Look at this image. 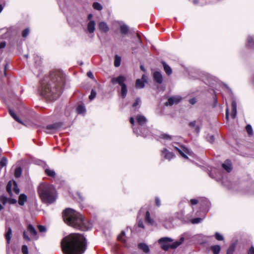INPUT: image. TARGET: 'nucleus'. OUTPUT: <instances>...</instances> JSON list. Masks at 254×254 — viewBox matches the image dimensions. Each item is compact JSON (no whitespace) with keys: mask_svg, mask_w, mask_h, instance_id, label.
<instances>
[{"mask_svg":"<svg viewBox=\"0 0 254 254\" xmlns=\"http://www.w3.org/2000/svg\"><path fill=\"white\" fill-rule=\"evenodd\" d=\"M226 118L227 120H228V109H227L226 112Z\"/></svg>","mask_w":254,"mask_h":254,"instance_id":"obj_62","label":"nucleus"},{"mask_svg":"<svg viewBox=\"0 0 254 254\" xmlns=\"http://www.w3.org/2000/svg\"><path fill=\"white\" fill-rule=\"evenodd\" d=\"M211 250L214 254H219L220 251V247L219 245H214L211 247Z\"/></svg>","mask_w":254,"mask_h":254,"instance_id":"obj_24","label":"nucleus"},{"mask_svg":"<svg viewBox=\"0 0 254 254\" xmlns=\"http://www.w3.org/2000/svg\"><path fill=\"white\" fill-rule=\"evenodd\" d=\"M162 63L163 65L164 70L166 74L168 75H170L172 72L171 67L168 65H167L164 62H162Z\"/></svg>","mask_w":254,"mask_h":254,"instance_id":"obj_21","label":"nucleus"},{"mask_svg":"<svg viewBox=\"0 0 254 254\" xmlns=\"http://www.w3.org/2000/svg\"><path fill=\"white\" fill-rule=\"evenodd\" d=\"M155 203L157 206H160L161 205L160 200L157 197L155 198Z\"/></svg>","mask_w":254,"mask_h":254,"instance_id":"obj_53","label":"nucleus"},{"mask_svg":"<svg viewBox=\"0 0 254 254\" xmlns=\"http://www.w3.org/2000/svg\"><path fill=\"white\" fill-rule=\"evenodd\" d=\"M140 102V100L139 98L136 99L135 102L133 103L132 106L133 107H136Z\"/></svg>","mask_w":254,"mask_h":254,"instance_id":"obj_51","label":"nucleus"},{"mask_svg":"<svg viewBox=\"0 0 254 254\" xmlns=\"http://www.w3.org/2000/svg\"><path fill=\"white\" fill-rule=\"evenodd\" d=\"M207 140L210 142V143H212L214 142V137L213 135H208L207 137Z\"/></svg>","mask_w":254,"mask_h":254,"instance_id":"obj_48","label":"nucleus"},{"mask_svg":"<svg viewBox=\"0 0 254 254\" xmlns=\"http://www.w3.org/2000/svg\"><path fill=\"white\" fill-rule=\"evenodd\" d=\"M195 125V121H193L189 124V126L190 127H194Z\"/></svg>","mask_w":254,"mask_h":254,"instance_id":"obj_60","label":"nucleus"},{"mask_svg":"<svg viewBox=\"0 0 254 254\" xmlns=\"http://www.w3.org/2000/svg\"><path fill=\"white\" fill-rule=\"evenodd\" d=\"M7 202L9 204H15L17 202V200L14 198H7Z\"/></svg>","mask_w":254,"mask_h":254,"instance_id":"obj_49","label":"nucleus"},{"mask_svg":"<svg viewBox=\"0 0 254 254\" xmlns=\"http://www.w3.org/2000/svg\"><path fill=\"white\" fill-rule=\"evenodd\" d=\"M95 23L94 21H90L88 23L87 30L89 33H93L95 30Z\"/></svg>","mask_w":254,"mask_h":254,"instance_id":"obj_18","label":"nucleus"},{"mask_svg":"<svg viewBox=\"0 0 254 254\" xmlns=\"http://www.w3.org/2000/svg\"><path fill=\"white\" fill-rule=\"evenodd\" d=\"M45 172L46 174L48 176L55 177V176H56V173L53 170H51L50 169H45Z\"/></svg>","mask_w":254,"mask_h":254,"instance_id":"obj_28","label":"nucleus"},{"mask_svg":"<svg viewBox=\"0 0 254 254\" xmlns=\"http://www.w3.org/2000/svg\"><path fill=\"white\" fill-rule=\"evenodd\" d=\"M145 220L146 223L148 224L152 225L154 222L153 220L150 218V213L148 211L146 212Z\"/></svg>","mask_w":254,"mask_h":254,"instance_id":"obj_19","label":"nucleus"},{"mask_svg":"<svg viewBox=\"0 0 254 254\" xmlns=\"http://www.w3.org/2000/svg\"><path fill=\"white\" fill-rule=\"evenodd\" d=\"M126 78L125 76L120 75L117 77H112L111 82L113 84H119L120 86L125 84Z\"/></svg>","mask_w":254,"mask_h":254,"instance_id":"obj_6","label":"nucleus"},{"mask_svg":"<svg viewBox=\"0 0 254 254\" xmlns=\"http://www.w3.org/2000/svg\"><path fill=\"white\" fill-rule=\"evenodd\" d=\"M7 202V198L5 196H1L0 197V203L2 204V205H4Z\"/></svg>","mask_w":254,"mask_h":254,"instance_id":"obj_37","label":"nucleus"},{"mask_svg":"<svg viewBox=\"0 0 254 254\" xmlns=\"http://www.w3.org/2000/svg\"><path fill=\"white\" fill-rule=\"evenodd\" d=\"M161 156L165 159L170 160L174 157V154L173 152L169 151L166 148H164L162 151Z\"/></svg>","mask_w":254,"mask_h":254,"instance_id":"obj_9","label":"nucleus"},{"mask_svg":"<svg viewBox=\"0 0 254 254\" xmlns=\"http://www.w3.org/2000/svg\"><path fill=\"white\" fill-rule=\"evenodd\" d=\"M22 170L20 167H17L14 172V176L16 178H19L21 175Z\"/></svg>","mask_w":254,"mask_h":254,"instance_id":"obj_31","label":"nucleus"},{"mask_svg":"<svg viewBox=\"0 0 254 254\" xmlns=\"http://www.w3.org/2000/svg\"><path fill=\"white\" fill-rule=\"evenodd\" d=\"M23 238L24 240H25L26 241H28V242H29L30 241V238L28 236V235L26 234V232L25 231H24L23 232Z\"/></svg>","mask_w":254,"mask_h":254,"instance_id":"obj_50","label":"nucleus"},{"mask_svg":"<svg viewBox=\"0 0 254 254\" xmlns=\"http://www.w3.org/2000/svg\"><path fill=\"white\" fill-rule=\"evenodd\" d=\"M125 232L124 231H122L121 233V234H120V235H119L118 237V240L121 241H123V237L125 236Z\"/></svg>","mask_w":254,"mask_h":254,"instance_id":"obj_46","label":"nucleus"},{"mask_svg":"<svg viewBox=\"0 0 254 254\" xmlns=\"http://www.w3.org/2000/svg\"><path fill=\"white\" fill-rule=\"evenodd\" d=\"M121 96L123 98H125V97L127 95V87L126 84H123L122 86H121Z\"/></svg>","mask_w":254,"mask_h":254,"instance_id":"obj_23","label":"nucleus"},{"mask_svg":"<svg viewBox=\"0 0 254 254\" xmlns=\"http://www.w3.org/2000/svg\"><path fill=\"white\" fill-rule=\"evenodd\" d=\"M7 162V159L5 157H3L0 162V165L1 167H4L6 165Z\"/></svg>","mask_w":254,"mask_h":254,"instance_id":"obj_40","label":"nucleus"},{"mask_svg":"<svg viewBox=\"0 0 254 254\" xmlns=\"http://www.w3.org/2000/svg\"><path fill=\"white\" fill-rule=\"evenodd\" d=\"M76 110L78 114H82L85 112V107L82 105H78Z\"/></svg>","mask_w":254,"mask_h":254,"instance_id":"obj_33","label":"nucleus"},{"mask_svg":"<svg viewBox=\"0 0 254 254\" xmlns=\"http://www.w3.org/2000/svg\"><path fill=\"white\" fill-rule=\"evenodd\" d=\"M136 119L138 124L140 126H143L147 122V120L145 117L141 115H137Z\"/></svg>","mask_w":254,"mask_h":254,"instance_id":"obj_13","label":"nucleus"},{"mask_svg":"<svg viewBox=\"0 0 254 254\" xmlns=\"http://www.w3.org/2000/svg\"><path fill=\"white\" fill-rule=\"evenodd\" d=\"M29 33V30L27 28L24 30L22 34L23 37H26L28 35Z\"/></svg>","mask_w":254,"mask_h":254,"instance_id":"obj_47","label":"nucleus"},{"mask_svg":"<svg viewBox=\"0 0 254 254\" xmlns=\"http://www.w3.org/2000/svg\"><path fill=\"white\" fill-rule=\"evenodd\" d=\"M159 137L165 140H171L172 139V136L171 135L165 133L160 134Z\"/></svg>","mask_w":254,"mask_h":254,"instance_id":"obj_30","label":"nucleus"},{"mask_svg":"<svg viewBox=\"0 0 254 254\" xmlns=\"http://www.w3.org/2000/svg\"><path fill=\"white\" fill-rule=\"evenodd\" d=\"M9 113L10 115H11V116L15 121H16L17 122H18V123H19L20 124H23L22 121L16 116L15 114L14 113V112L12 110L9 109Z\"/></svg>","mask_w":254,"mask_h":254,"instance_id":"obj_27","label":"nucleus"},{"mask_svg":"<svg viewBox=\"0 0 254 254\" xmlns=\"http://www.w3.org/2000/svg\"><path fill=\"white\" fill-rule=\"evenodd\" d=\"M64 81L63 73L59 70L51 72L41 83V94L49 100H55L61 94L62 85Z\"/></svg>","mask_w":254,"mask_h":254,"instance_id":"obj_1","label":"nucleus"},{"mask_svg":"<svg viewBox=\"0 0 254 254\" xmlns=\"http://www.w3.org/2000/svg\"><path fill=\"white\" fill-rule=\"evenodd\" d=\"M237 115V104L235 101L232 103V112L231 116L232 118H235Z\"/></svg>","mask_w":254,"mask_h":254,"instance_id":"obj_16","label":"nucleus"},{"mask_svg":"<svg viewBox=\"0 0 254 254\" xmlns=\"http://www.w3.org/2000/svg\"><path fill=\"white\" fill-rule=\"evenodd\" d=\"M133 131H134L135 133H136V134H139V133H138L137 130L136 129H135V128H133Z\"/></svg>","mask_w":254,"mask_h":254,"instance_id":"obj_63","label":"nucleus"},{"mask_svg":"<svg viewBox=\"0 0 254 254\" xmlns=\"http://www.w3.org/2000/svg\"><path fill=\"white\" fill-rule=\"evenodd\" d=\"M248 254H254V248L252 247L248 251Z\"/></svg>","mask_w":254,"mask_h":254,"instance_id":"obj_56","label":"nucleus"},{"mask_svg":"<svg viewBox=\"0 0 254 254\" xmlns=\"http://www.w3.org/2000/svg\"><path fill=\"white\" fill-rule=\"evenodd\" d=\"M184 241V238L182 237L179 241H176L173 243V240L170 238L164 237L159 240V243L161 245L162 249L165 251H167L169 248L175 249L179 246Z\"/></svg>","mask_w":254,"mask_h":254,"instance_id":"obj_5","label":"nucleus"},{"mask_svg":"<svg viewBox=\"0 0 254 254\" xmlns=\"http://www.w3.org/2000/svg\"><path fill=\"white\" fill-rule=\"evenodd\" d=\"M202 220V218H196L192 219L191 220V222L193 224H197V223H199L201 222Z\"/></svg>","mask_w":254,"mask_h":254,"instance_id":"obj_41","label":"nucleus"},{"mask_svg":"<svg viewBox=\"0 0 254 254\" xmlns=\"http://www.w3.org/2000/svg\"><path fill=\"white\" fill-rule=\"evenodd\" d=\"M61 127L59 123H56L47 126L45 132L47 133H53L55 130Z\"/></svg>","mask_w":254,"mask_h":254,"instance_id":"obj_7","label":"nucleus"},{"mask_svg":"<svg viewBox=\"0 0 254 254\" xmlns=\"http://www.w3.org/2000/svg\"><path fill=\"white\" fill-rule=\"evenodd\" d=\"M63 217L65 223L76 229L86 231L91 227V223L74 209H65L63 213Z\"/></svg>","mask_w":254,"mask_h":254,"instance_id":"obj_3","label":"nucleus"},{"mask_svg":"<svg viewBox=\"0 0 254 254\" xmlns=\"http://www.w3.org/2000/svg\"><path fill=\"white\" fill-rule=\"evenodd\" d=\"M135 86L137 88H142L144 87V83L141 79H138L136 81Z\"/></svg>","mask_w":254,"mask_h":254,"instance_id":"obj_29","label":"nucleus"},{"mask_svg":"<svg viewBox=\"0 0 254 254\" xmlns=\"http://www.w3.org/2000/svg\"><path fill=\"white\" fill-rule=\"evenodd\" d=\"M87 75L90 77V78H94V75H93V74L92 73V72H91V71H89L87 73Z\"/></svg>","mask_w":254,"mask_h":254,"instance_id":"obj_55","label":"nucleus"},{"mask_svg":"<svg viewBox=\"0 0 254 254\" xmlns=\"http://www.w3.org/2000/svg\"><path fill=\"white\" fill-rule=\"evenodd\" d=\"M6 46V43L5 42H1L0 43V49H3Z\"/></svg>","mask_w":254,"mask_h":254,"instance_id":"obj_58","label":"nucleus"},{"mask_svg":"<svg viewBox=\"0 0 254 254\" xmlns=\"http://www.w3.org/2000/svg\"><path fill=\"white\" fill-rule=\"evenodd\" d=\"M12 236V230L9 227L5 234V238L7 244H9Z\"/></svg>","mask_w":254,"mask_h":254,"instance_id":"obj_17","label":"nucleus"},{"mask_svg":"<svg viewBox=\"0 0 254 254\" xmlns=\"http://www.w3.org/2000/svg\"><path fill=\"white\" fill-rule=\"evenodd\" d=\"M22 252L23 254H28V248L26 246L23 245L22 247Z\"/></svg>","mask_w":254,"mask_h":254,"instance_id":"obj_44","label":"nucleus"},{"mask_svg":"<svg viewBox=\"0 0 254 254\" xmlns=\"http://www.w3.org/2000/svg\"><path fill=\"white\" fill-rule=\"evenodd\" d=\"M121 32L123 34H127L128 31V27L127 25L123 24L120 26Z\"/></svg>","mask_w":254,"mask_h":254,"instance_id":"obj_25","label":"nucleus"},{"mask_svg":"<svg viewBox=\"0 0 254 254\" xmlns=\"http://www.w3.org/2000/svg\"><path fill=\"white\" fill-rule=\"evenodd\" d=\"M27 230L32 237H34L36 240L38 239L37 231L32 225L29 224L27 226Z\"/></svg>","mask_w":254,"mask_h":254,"instance_id":"obj_12","label":"nucleus"},{"mask_svg":"<svg viewBox=\"0 0 254 254\" xmlns=\"http://www.w3.org/2000/svg\"><path fill=\"white\" fill-rule=\"evenodd\" d=\"M246 129L249 135H252L253 134L252 127L250 125H248L246 126Z\"/></svg>","mask_w":254,"mask_h":254,"instance_id":"obj_39","label":"nucleus"},{"mask_svg":"<svg viewBox=\"0 0 254 254\" xmlns=\"http://www.w3.org/2000/svg\"><path fill=\"white\" fill-rule=\"evenodd\" d=\"M195 102H196V100L194 98H192L190 100V103L191 104H194V103H195Z\"/></svg>","mask_w":254,"mask_h":254,"instance_id":"obj_59","label":"nucleus"},{"mask_svg":"<svg viewBox=\"0 0 254 254\" xmlns=\"http://www.w3.org/2000/svg\"><path fill=\"white\" fill-rule=\"evenodd\" d=\"M99 28L104 32H107L109 29L107 25L104 22H101L99 24Z\"/></svg>","mask_w":254,"mask_h":254,"instance_id":"obj_22","label":"nucleus"},{"mask_svg":"<svg viewBox=\"0 0 254 254\" xmlns=\"http://www.w3.org/2000/svg\"><path fill=\"white\" fill-rule=\"evenodd\" d=\"M138 227H139L140 228H144V225L143 224V222L141 220L138 221Z\"/></svg>","mask_w":254,"mask_h":254,"instance_id":"obj_54","label":"nucleus"},{"mask_svg":"<svg viewBox=\"0 0 254 254\" xmlns=\"http://www.w3.org/2000/svg\"><path fill=\"white\" fill-rule=\"evenodd\" d=\"M175 149L179 152V153L182 156H183L185 158H188L187 155H185L184 153H186L189 154V150L187 148L184 146H181L180 148L176 147Z\"/></svg>","mask_w":254,"mask_h":254,"instance_id":"obj_10","label":"nucleus"},{"mask_svg":"<svg viewBox=\"0 0 254 254\" xmlns=\"http://www.w3.org/2000/svg\"><path fill=\"white\" fill-rule=\"evenodd\" d=\"M198 200L195 199H192L190 200V203L191 205H195L198 203Z\"/></svg>","mask_w":254,"mask_h":254,"instance_id":"obj_52","label":"nucleus"},{"mask_svg":"<svg viewBox=\"0 0 254 254\" xmlns=\"http://www.w3.org/2000/svg\"><path fill=\"white\" fill-rule=\"evenodd\" d=\"M12 187H13V183L9 181L6 186V191L10 195H11L12 193Z\"/></svg>","mask_w":254,"mask_h":254,"instance_id":"obj_32","label":"nucleus"},{"mask_svg":"<svg viewBox=\"0 0 254 254\" xmlns=\"http://www.w3.org/2000/svg\"><path fill=\"white\" fill-rule=\"evenodd\" d=\"M38 229L40 232H45L46 231V227L42 225H38Z\"/></svg>","mask_w":254,"mask_h":254,"instance_id":"obj_45","label":"nucleus"},{"mask_svg":"<svg viewBox=\"0 0 254 254\" xmlns=\"http://www.w3.org/2000/svg\"><path fill=\"white\" fill-rule=\"evenodd\" d=\"M234 250H235V246L234 245H232L228 248L227 252V254H233Z\"/></svg>","mask_w":254,"mask_h":254,"instance_id":"obj_38","label":"nucleus"},{"mask_svg":"<svg viewBox=\"0 0 254 254\" xmlns=\"http://www.w3.org/2000/svg\"><path fill=\"white\" fill-rule=\"evenodd\" d=\"M61 246L64 254H82L85 251L86 240L79 234H72L64 238Z\"/></svg>","mask_w":254,"mask_h":254,"instance_id":"obj_2","label":"nucleus"},{"mask_svg":"<svg viewBox=\"0 0 254 254\" xmlns=\"http://www.w3.org/2000/svg\"><path fill=\"white\" fill-rule=\"evenodd\" d=\"M153 79L158 83H162L163 77L160 72L155 71L153 73Z\"/></svg>","mask_w":254,"mask_h":254,"instance_id":"obj_11","label":"nucleus"},{"mask_svg":"<svg viewBox=\"0 0 254 254\" xmlns=\"http://www.w3.org/2000/svg\"><path fill=\"white\" fill-rule=\"evenodd\" d=\"M142 81H143V83H146L147 82V77L145 75H143L142 76V78L141 79Z\"/></svg>","mask_w":254,"mask_h":254,"instance_id":"obj_57","label":"nucleus"},{"mask_svg":"<svg viewBox=\"0 0 254 254\" xmlns=\"http://www.w3.org/2000/svg\"><path fill=\"white\" fill-rule=\"evenodd\" d=\"M215 237L216 239H217L218 241H222L223 240V237L222 236V235H221L218 232L215 233Z\"/></svg>","mask_w":254,"mask_h":254,"instance_id":"obj_43","label":"nucleus"},{"mask_svg":"<svg viewBox=\"0 0 254 254\" xmlns=\"http://www.w3.org/2000/svg\"><path fill=\"white\" fill-rule=\"evenodd\" d=\"M121 58L120 56L116 55L115 56L114 65L115 67H119L121 64Z\"/></svg>","mask_w":254,"mask_h":254,"instance_id":"obj_26","label":"nucleus"},{"mask_svg":"<svg viewBox=\"0 0 254 254\" xmlns=\"http://www.w3.org/2000/svg\"><path fill=\"white\" fill-rule=\"evenodd\" d=\"M129 122H130V124H131L132 125H133L134 123V120L133 118L131 117L129 119Z\"/></svg>","mask_w":254,"mask_h":254,"instance_id":"obj_61","label":"nucleus"},{"mask_svg":"<svg viewBox=\"0 0 254 254\" xmlns=\"http://www.w3.org/2000/svg\"><path fill=\"white\" fill-rule=\"evenodd\" d=\"M96 93L94 90H92L90 93V95L89 96V98L90 100H93L96 96Z\"/></svg>","mask_w":254,"mask_h":254,"instance_id":"obj_42","label":"nucleus"},{"mask_svg":"<svg viewBox=\"0 0 254 254\" xmlns=\"http://www.w3.org/2000/svg\"><path fill=\"white\" fill-rule=\"evenodd\" d=\"M138 248L145 253H147L149 251V248L148 246L144 243L139 244L138 245Z\"/></svg>","mask_w":254,"mask_h":254,"instance_id":"obj_20","label":"nucleus"},{"mask_svg":"<svg viewBox=\"0 0 254 254\" xmlns=\"http://www.w3.org/2000/svg\"><path fill=\"white\" fill-rule=\"evenodd\" d=\"M254 45V40L251 37H249L247 39V46L249 47H253Z\"/></svg>","mask_w":254,"mask_h":254,"instance_id":"obj_34","label":"nucleus"},{"mask_svg":"<svg viewBox=\"0 0 254 254\" xmlns=\"http://www.w3.org/2000/svg\"><path fill=\"white\" fill-rule=\"evenodd\" d=\"M38 192L41 199L45 203H53L57 199V192L53 185L42 183L38 187Z\"/></svg>","mask_w":254,"mask_h":254,"instance_id":"obj_4","label":"nucleus"},{"mask_svg":"<svg viewBox=\"0 0 254 254\" xmlns=\"http://www.w3.org/2000/svg\"><path fill=\"white\" fill-rule=\"evenodd\" d=\"M182 99V98L179 96H173L169 98L168 101L165 103L166 106H172L174 104L178 103Z\"/></svg>","mask_w":254,"mask_h":254,"instance_id":"obj_8","label":"nucleus"},{"mask_svg":"<svg viewBox=\"0 0 254 254\" xmlns=\"http://www.w3.org/2000/svg\"><path fill=\"white\" fill-rule=\"evenodd\" d=\"M222 167L228 172H230L232 169V164L230 160H226L223 164Z\"/></svg>","mask_w":254,"mask_h":254,"instance_id":"obj_14","label":"nucleus"},{"mask_svg":"<svg viewBox=\"0 0 254 254\" xmlns=\"http://www.w3.org/2000/svg\"><path fill=\"white\" fill-rule=\"evenodd\" d=\"M13 191L16 193L18 194L19 193V189L18 188L17 184L15 181L13 182Z\"/></svg>","mask_w":254,"mask_h":254,"instance_id":"obj_36","label":"nucleus"},{"mask_svg":"<svg viewBox=\"0 0 254 254\" xmlns=\"http://www.w3.org/2000/svg\"><path fill=\"white\" fill-rule=\"evenodd\" d=\"M27 196L23 193L20 194L18 198V204L22 206L24 204V203L27 201Z\"/></svg>","mask_w":254,"mask_h":254,"instance_id":"obj_15","label":"nucleus"},{"mask_svg":"<svg viewBox=\"0 0 254 254\" xmlns=\"http://www.w3.org/2000/svg\"><path fill=\"white\" fill-rule=\"evenodd\" d=\"M92 15L91 14H89L88 16V19H90L92 18Z\"/></svg>","mask_w":254,"mask_h":254,"instance_id":"obj_64","label":"nucleus"},{"mask_svg":"<svg viewBox=\"0 0 254 254\" xmlns=\"http://www.w3.org/2000/svg\"><path fill=\"white\" fill-rule=\"evenodd\" d=\"M93 7L95 9L98 10H101L102 9V6L101 5V4L97 2L93 3Z\"/></svg>","mask_w":254,"mask_h":254,"instance_id":"obj_35","label":"nucleus"}]
</instances>
